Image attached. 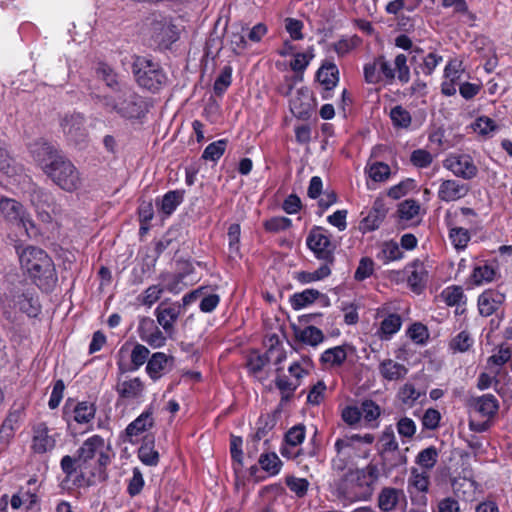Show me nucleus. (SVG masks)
Instances as JSON below:
<instances>
[{"instance_id":"3","label":"nucleus","mask_w":512,"mask_h":512,"mask_svg":"<svg viewBox=\"0 0 512 512\" xmlns=\"http://www.w3.org/2000/svg\"><path fill=\"white\" fill-rule=\"evenodd\" d=\"M78 461L84 469H89V476L85 479L84 473L81 478L87 486H92L107 480V467L111 462L110 448L100 435H93L87 438L77 450Z\"/></svg>"},{"instance_id":"39","label":"nucleus","mask_w":512,"mask_h":512,"mask_svg":"<svg viewBox=\"0 0 512 512\" xmlns=\"http://www.w3.org/2000/svg\"><path fill=\"white\" fill-rule=\"evenodd\" d=\"M365 172L374 182H385L391 175L390 166L379 161L368 163L365 167Z\"/></svg>"},{"instance_id":"28","label":"nucleus","mask_w":512,"mask_h":512,"mask_svg":"<svg viewBox=\"0 0 512 512\" xmlns=\"http://www.w3.org/2000/svg\"><path fill=\"white\" fill-rule=\"evenodd\" d=\"M472 406L481 416L488 419L493 417L499 409L498 400L493 394H484L474 398Z\"/></svg>"},{"instance_id":"5","label":"nucleus","mask_w":512,"mask_h":512,"mask_svg":"<svg viewBox=\"0 0 512 512\" xmlns=\"http://www.w3.org/2000/svg\"><path fill=\"white\" fill-rule=\"evenodd\" d=\"M98 99L108 112L124 119H140L148 111L145 99L129 85L119 86L115 92L99 96Z\"/></svg>"},{"instance_id":"19","label":"nucleus","mask_w":512,"mask_h":512,"mask_svg":"<svg viewBox=\"0 0 512 512\" xmlns=\"http://www.w3.org/2000/svg\"><path fill=\"white\" fill-rule=\"evenodd\" d=\"M469 192V186L458 180H441L437 192L438 198L443 202H453L464 198Z\"/></svg>"},{"instance_id":"11","label":"nucleus","mask_w":512,"mask_h":512,"mask_svg":"<svg viewBox=\"0 0 512 512\" xmlns=\"http://www.w3.org/2000/svg\"><path fill=\"white\" fill-rule=\"evenodd\" d=\"M443 167L456 177L471 180L478 174V168L467 154H450L443 160Z\"/></svg>"},{"instance_id":"47","label":"nucleus","mask_w":512,"mask_h":512,"mask_svg":"<svg viewBox=\"0 0 512 512\" xmlns=\"http://www.w3.org/2000/svg\"><path fill=\"white\" fill-rule=\"evenodd\" d=\"M438 460V450L434 446H429L423 450H421L416 456V464L420 467L431 470L437 463Z\"/></svg>"},{"instance_id":"38","label":"nucleus","mask_w":512,"mask_h":512,"mask_svg":"<svg viewBox=\"0 0 512 512\" xmlns=\"http://www.w3.org/2000/svg\"><path fill=\"white\" fill-rule=\"evenodd\" d=\"M97 76L105 82L106 86L111 89L110 93L118 90L119 86H125L126 83L119 82L114 70L105 63H100L96 70Z\"/></svg>"},{"instance_id":"52","label":"nucleus","mask_w":512,"mask_h":512,"mask_svg":"<svg viewBox=\"0 0 512 512\" xmlns=\"http://www.w3.org/2000/svg\"><path fill=\"white\" fill-rule=\"evenodd\" d=\"M331 274V269L328 265H321L313 272L301 271L297 273V280L303 284L319 281L327 278Z\"/></svg>"},{"instance_id":"48","label":"nucleus","mask_w":512,"mask_h":512,"mask_svg":"<svg viewBox=\"0 0 512 512\" xmlns=\"http://www.w3.org/2000/svg\"><path fill=\"white\" fill-rule=\"evenodd\" d=\"M227 147V140L220 139L210 143L202 153V159L206 161L216 162L224 154Z\"/></svg>"},{"instance_id":"16","label":"nucleus","mask_w":512,"mask_h":512,"mask_svg":"<svg viewBox=\"0 0 512 512\" xmlns=\"http://www.w3.org/2000/svg\"><path fill=\"white\" fill-rule=\"evenodd\" d=\"M405 272L411 290L418 294L421 293L426 287L429 277L426 265L420 260H414L406 266Z\"/></svg>"},{"instance_id":"26","label":"nucleus","mask_w":512,"mask_h":512,"mask_svg":"<svg viewBox=\"0 0 512 512\" xmlns=\"http://www.w3.org/2000/svg\"><path fill=\"white\" fill-rule=\"evenodd\" d=\"M174 358L163 352L152 354L146 365V372L152 380L159 379L173 364Z\"/></svg>"},{"instance_id":"9","label":"nucleus","mask_w":512,"mask_h":512,"mask_svg":"<svg viewBox=\"0 0 512 512\" xmlns=\"http://www.w3.org/2000/svg\"><path fill=\"white\" fill-rule=\"evenodd\" d=\"M0 215L7 224L23 228L28 235L30 230L35 227L24 206L16 199L1 196Z\"/></svg>"},{"instance_id":"61","label":"nucleus","mask_w":512,"mask_h":512,"mask_svg":"<svg viewBox=\"0 0 512 512\" xmlns=\"http://www.w3.org/2000/svg\"><path fill=\"white\" fill-rule=\"evenodd\" d=\"M291 225V219L283 216L272 217L264 222L265 230L273 233L287 230Z\"/></svg>"},{"instance_id":"6","label":"nucleus","mask_w":512,"mask_h":512,"mask_svg":"<svg viewBox=\"0 0 512 512\" xmlns=\"http://www.w3.org/2000/svg\"><path fill=\"white\" fill-rule=\"evenodd\" d=\"M132 72L137 84L152 93L159 92L167 84V75L161 65L145 56H136Z\"/></svg>"},{"instance_id":"37","label":"nucleus","mask_w":512,"mask_h":512,"mask_svg":"<svg viewBox=\"0 0 512 512\" xmlns=\"http://www.w3.org/2000/svg\"><path fill=\"white\" fill-rule=\"evenodd\" d=\"M382 451L381 454L384 456L386 453H397L398 461L395 465L406 464L407 458L399 452V445L395 439L392 431H385L381 437Z\"/></svg>"},{"instance_id":"50","label":"nucleus","mask_w":512,"mask_h":512,"mask_svg":"<svg viewBox=\"0 0 512 512\" xmlns=\"http://www.w3.org/2000/svg\"><path fill=\"white\" fill-rule=\"evenodd\" d=\"M473 343L474 339L471 337L470 333L464 330L451 339L449 348L453 352L463 353L468 351L472 347Z\"/></svg>"},{"instance_id":"4","label":"nucleus","mask_w":512,"mask_h":512,"mask_svg":"<svg viewBox=\"0 0 512 512\" xmlns=\"http://www.w3.org/2000/svg\"><path fill=\"white\" fill-rule=\"evenodd\" d=\"M23 271L40 289H49L57 281L55 265L46 251L39 247L27 246L18 251Z\"/></svg>"},{"instance_id":"17","label":"nucleus","mask_w":512,"mask_h":512,"mask_svg":"<svg viewBox=\"0 0 512 512\" xmlns=\"http://www.w3.org/2000/svg\"><path fill=\"white\" fill-rule=\"evenodd\" d=\"M313 108V96L307 88L298 89L290 100V110L299 119L309 118Z\"/></svg>"},{"instance_id":"20","label":"nucleus","mask_w":512,"mask_h":512,"mask_svg":"<svg viewBox=\"0 0 512 512\" xmlns=\"http://www.w3.org/2000/svg\"><path fill=\"white\" fill-rule=\"evenodd\" d=\"M153 411L151 408L143 411L135 420H133L125 429V435L129 443H134L144 432L150 430L154 426Z\"/></svg>"},{"instance_id":"46","label":"nucleus","mask_w":512,"mask_h":512,"mask_svg":"<svg viewBox=\"0 0 512 512\" xmlns=\"http://www.w3.org/2000/svg\"><path fill=\"white\" fill-rule=\"evenodd\" d=\"M442 61L443 57L441 55L435 52H430L423 58L422 63H420L414 71L416 74L422 73L425 76H430Z\"/></svg>"},{"instance_id":"25","label":"nucleus","mask_w":512,"mask_h":512,"mask_svg":"<svg viewBox=\"0 0 512 512\" xmlns=\"http://www.w3.org/2000/svg\"><path fill=\"white\" fill-rule=\"evenodd\" d=\"M378 371L385 381L396 382L403 380L406 377L408 368L404 364L396 362L391 358H387L380 361Z\"/></svg>"},{"instance_id":"31","label":"nucleus","mask_w":512,"mask_h":512,"mask_svg":"<svg viewBox=\"0 0 512 512\" xmlns=\"http://www.w3.org/2000/svg\"><path fill=\"white\" fill-rule=\"evenodd\" d=\"M401 325V317L396 313H391L381 321L377 335L382 340H388L400 330Z\"/></svg>"},{"instance_id":"2","label":"nucleus","mask_w":512,"mask_h":512,"mask_svg":"<svg viewBox=\"0 0 512 512\" xmlns=\"http://www.w3.org/2000/svg\"><path fill=\"white\" fill-rule=\"evenodd\" d=\"M380 475L381 469L373 461L363 468L349 469L336 482L337 497L347 503L369 500Z\"/></svg>"},{"instance_id":"15","label":"nucleus","mask_w":512,"mask_h":512,"mask_svg":"<svg viewBox=\"0 0 512 512\" xmlns=\"http://www.w3.org/2000/svg\"><path fill=\"white\" fill-rule=\"evenodd\" d=\"M56 439L44 422L35 424L32 427L31 449L34 453L44 454L54 449Z\"/></svg>"},{"instance_id":"13","label":"nucleus","mask_w":512,"mask_h":512,"mask_svg":"<svg viewBox=\"0 0 512 512\" xmlns=\"http://www.w3.org/2000/svg\"><path fill=\"white\" fill-rule=\"evenodd\" d=\"M137 332L140 339L154 349L162 348L166 344V333L160 330L150 317L144 316L139 319Z\"/></svg>"},{"instance_id":"29","label":"nucleus","mask_w":512,"mask_h":512,"mask_svg":"<svg viewBox=\"0 0 512 512\" xmlns=\"http://www.w3.org/2000/svg\"><path fill=\"white\" fill-rule=\"evenodd\" d=\"M362 44V39L356 35H343L330 45L338 57H345Z\"/></svg>"},{"instance_id":"34","label":"nucleus","mask_w":512,"mask_h":512,"mask_svg":"<svg viewBox=\"0 0 512 512\" xmlns=\"http://www.w3.org/2000/svg\"><path fill=\"white\" fill-rule=\"evenodd\" d=\"M184 191L172 190L167 192L161 199L160 210L165 215H171L183 202Z\"/></svg>"},{"instance_id":"45","label":"nucleus","mask_w":512,"mask_h":512,"mask_svg":"<svg viewBox=\"0 0 512 512\" xmlns=\"http://www.w3.org/2000/svg\"><path fill=\"white\" fill-rule=\"evenodd\" d=\"M407 56L405 54H397L393 61V70H395V79L402 84H406L410 81V68L407 64Z\"/></svg>"},{"instance_id":"40","label":"nucleus","mask_w":512,"mask_h":512,"mask_svg":"<svg viewBox=\"0 0 512 512\" xmlns=\"http://www.w3.org/2000/svg\"><path fill=\"white\" fill-rule=\"evenodd\" d=\"M392 124L398 129H408L412 123L410 112L402 105H396L389 113Z\"/></svg>"},{"instance_id":"60","label":"nucleus","mask_w":512,"mask_h":512,"mask_svg":"<svg viewBox=\"0 0 512 512\" xmlns=\"http://www.w3.org/2000/svg\"><path fill=\"white\" fill-rule=\"evenodd\" d=\"M463 72L464 69L462 68L461 61L457 59L450 60L444 69V79L451 82L459 83Z\"/></svg>"},{"instance_id":"49","label":"nucleus","mask_w":512,"mask_h":512,"mask_svg":"<svg viewBox=\"0 0 512 512\" xmlns=\"http://www.w3.org/2000/svg\"><path fill=\"white\" fill-rule=\"evenodd\" d=\"M474 132L484 137H491L498 130L495 121L488 116L478 117L472 124Z\"/></svg>"},{"instance_id":"18","label":"nucleus","mask_w":512,"mask_h":512,"mask_svg":"<svg viewBox=\"0 0 512 512\" xmlns=\"http://www.w3.org/2000/svg\"><path fill=\"white\" fill-rule=\"evenodd\" d=\"M505 299V294L498 290H485L478 297L477 304L480 315L483 317L491 316L500 309Z\"/></svg>"},{"instance_id":"12","label":"nucleus","mask_w":512,"mask_h":512,"mask_svg":"<svg viewBox=\"0 0 512 512\" xmlns=\"http://www.w3.org/2000/svg\"><path fill=\"white\" fill-rule=\"evenodd\" d=\"M157 324L162 327L168 337H172L175 332V323L181 315V304L162 301L154 310Z\"/></svg>"},{"instance_id":"32","label":"nucleus","mask_w":512,"mask_h":512,"mask_svg":"<svg viewBox=\"0 0 512 512\" xmlns=\"http://www.w3.org/2000/svg\"><path fill=\"white\" fill-rule=\"evenodd\" d=\"M347 358V352L344 346H335L325 350L320 357L321 363L325 367L341 366Z\"/></svg>"},{"instance_id":"7","label":"nucleus","mask_w":512,"mask_h":512,"mask_svg":"<svg viewBox=\"0 0 512 512\" xmlns=\"http://www.w3.org/2000/svg\"><path fill=\"white\" fill-rule=\"evenodd\" d=\"M306 244L314 256L324 262L322 265L330 267L334 263L336 244L332 241L331 233L327 229L314 226L309 231Z\"/></svg>"},{"instance_id":"53","label":"nucleus","mask_w":512,"mask_h":512,"mask_svg":"<svg viewBox=\"0 0 512 512\" xmlns=\"http://www.w3.org/2000/svg\"><path fill=\"white\" fill-rule=\"evenodd\" d=\"M276 425V417L273 414H262L257 423V431L255 433V440L260 441L263 439Z\"/></svg>"},{"instance_id":"42","label":"nucleus","mask_w":512,"mask_h":512,"mask_svg":"<svg viewBox=\"0 0 512 512\" xmlns=\"http://www.w3.org/2000/svg\"><path fill=\"white\" fill-rule=\"evenodd\" d=\"M497 270L491 264H484L476 266L473 269L472 280L475 285H483L489 283L495 279Z\"/></svg>"},{"instance_id":"63","label":"nucleus","mask_w":512,"mask_h":512,"mask_svg":"<svg viewBox=\"0 0 512 512\" xmlns=\"http://www.w3.org/2000/svg\"><path fill=\"white\" fill-rule=\"evenodd\" d=\"M381 254L385 262L400 260L403 257V253L395 241L385 242L382 246Z\"/></svg>"},{"instance_id":"24","label":"nucleus","mask_w":512,"mask_h":512,"mask_svg":"<svg viewBox=\"0 0 512 512\" xmlns=\"http://www.w3.org/2000/svg\"><path fill=\"white\" fill-rule=\"evenodd\" d=\"M84 122V117L81 114L73 113L65 115L60 122V126L69 140L78 142L79 138L84 135Z\"/></svg>"},{"instance_id":"62","label":"nucleus","mask_w":512,"mask_h":512,"mask_svg":"<svg viewBox=\"0 0 512 512\" xmlns=\"http://www.w3.org/2000/svg\"><path fill=\"white\" fill-rule=\"evenodd\" d=\"M421 396V393L416 390L414 385L406 383L404 384L399 392L398 397L405 405L412 406Z\"/></svg>"},{"instance_id":"10","label":"nucleus","mask_w":512,"mask_h":512,"mask_svg":"<svg viewBox=\"0 0 512 512\" xmlns=\"http://www.w3.org/2000/svg\"><path fill=\"white\" fill-rule=\"evenodd\" d=\"M30 201L43 222H51L53 216L60 215L62 212L53 194L45 189L34 187L30 192Z\"/></svg>"},{"instance_id":"36","label":"nucleus","mask_w":512,"mask_h":512,"mask_svg":"<svg viewBox=\"0 0 512 512\" xmlns=\"http://www.w3.org/2000/svg\"><path fill=\"white\" fill-rule=\"evenodd\" d=\"M321 293L316 289H305L302 292L295 293L291 296L290 302L294 310H300L315 302Z\"/></svg>"},{"instance_id":"55","label":"nucleus","mask_w":512,"mask_h":512,"mask_svg":"<svg viewBox=\"0 0 512 512\" xmlns=\"http://www.w3.org/2000/svg\"><path fill=\"white\" fill-rule=\"evenodd\" d=\"M150 351L149 349L142 345L136 344L131 351V371L138 370L146 361L148 362Z\"/></svg>"},{"instance_id":"22","label":"nucleus","mask_w":512,"mask_h":512,"mask_svg":"<svg viewBox=\"0 0 512 512\" xmlns=\"http://www.w3.org/2000/svg\"><path fill=\"white\" fill-rule=\"evenodd\" d=\"M406 498L404 491L394 487H384L378 495V507L383 512H391Z\"/></svg>"},{"instance_id":"59","label":"nucleus","mask_w":512,"mask_h":512,"mask_svg":"<svg viewBox=\"0 0 512 512\" xmlns=\"http://www.w3.org/2000/svg\"><path fill=\"white\" fill-rule=\"evenodd\" d=\"M138 458L145 465L156 466L159 462V453L153 448V446L145 443L141 445L138 450Z\"/></svg>"},{"instance_id":"41","label":"nucleus","mask_w":512,"mask_h":512,"mask_svg":"<svg viewBox=\"0 0 512 512\" xmlns=\"http://www.w3.org/2000/svg\"><path fill=\"white\" fill-rule=\"evenodd\" d=\"M439 297L447 306H455L467 301L462 287L452 285L442 290Z\"/></svg>"},{"instance_id":"57","label":"nucleus","mask_w":512,"mask_h":512,"mask_svg":"<svg viewBox=\"0 0 512 512\" xmlns=\"http://www.w3.org/2000/svg\"><path fill=\"white\" fill-rule=\"evenodd\" d=\"M232 82V67L227 65L223 67L220 74L216 78L213 89L215 94L222 95Z\"/></svg>"},{"instance_id":"51","label":"nucleus","mask_w":512,"mask_h":512,"mask_svg":"<svg viewBox=\"0 0 512 512\" xmlns=\"http://www.w3.org/2000/svg\"><path fill=\"white\" fill-rule=\"evenodd\" d=\"M299 339L304 344L315 347L324 341V334L319 328L310 325L300 331Z\"/></svg>"},{"instance_id":"27","label":"nucleus","mask_w":512,"mask_h":512,"mask_svg":"<svg viewBox=\"0 0 512 512\" xmlns=\"http://www.w3.org/2000/svg\"><path fill=\"white\" fill-rule=\"evenodd\" d=\"M245 32L246 28L242 24H234L227 30V44L236 55H240L247 48Z\"/></svg>"},{"instance_id":"14","label":"nucleus","mask_w":512,"mask_h":512,"mask_svg":"<svg viewBox=\"0 0 512 512\" xmlns=\"http://www.w3.org/2000/svg\"><path fill=\"white\" fill-rule=\"evenodd\" d=\"M150 32L152 40L160 48L166 49L178 39L176 26L167 18L153 20Z\"/></svg>"},{"instance_id":"23","label":"nucleus","mask_w":512,"mask_h":512,"mask_svg":"<svg viewBox=\"0 0 512 512\" xmlns=\"http://www.w3.org/2000/svg\"><path fill=\"white\" fill-rule=\"evenodd\" d=\"M318 81L325 87L326 93L323 99L329 97V92L336 87L339 82V70L332 61H325L317 71Z\"/></svg>"},{"instance_id":"8","label":"nucleus","mask_w":512,"mask_h":512,"mask_svg":"<svg viewBox=\"0 0 512 512\" xmlns=\"http://www.w3.org/2000/svg\"><path fill=\"white\" fill-rule=\"evenodd\" d=\"M9 305L18 308L20 312L29 317H36L41 311V305L33 287L26 283H19L7 296Z\"/></svg>"},{"instance_id":"56","label":"nucleus","mask_w":512,"mask_h":512,"mask_svg":"<svg viewBox=\"0 0 512 512\" xmlns=\"http://www.w3.org/2000/svg\"><path fill=\"white\" fill-rule=\"evenodd\" d=\"M449 238L457 250H463L470 241V234L467 229L452 227L449 231Z\"/></svg>"},{"instance_id":"21","label":"nucleus","mask_w":512,"mask_h":512,"mask_svg":"<svg viewBox=\"0 0 512 512\" xmlns=\"http://www.w3.org/2000/svg\"><path fill=\"white\" fill-rule=\"evenodd\" d=\"M115 390L120 398L134 400L142 396L144 383L139 377L119 379Z\"/></svg>"},{"instance_id":"43","label":"nucleus","mask_w":512,"mask_h":512,"mask_svg":"<svg viewBox=\"0 0 512 512\" xmlns=\"http://www.w3.org/2000/svg\"><path fill=\"white\" fill-rule=\"evenodd\" d=\"M275 386L281 392V403H284L292 398L299 382L291 381L285 375H278L275 379Z\"/></svg>"},{"instance_id":"30","label":"nucleus","mask_w":512,"mask_h":512,"mask_svg":"<svg viewBox=\"0 0 512 512\" xmlns=\"http://www.w3.org/2000/svg\"><path fill=\"white\" fill-rule=\"evenodd\" d=\"M386 216V209L382 204L375 203L368 215L360 222V230L365 232L374 231L379 228Z\"/></svg>"},{"instance_id":"1","label":"nucleus","mask_w":512,"mask_h":512,"mask_svg":"<svg viewBox=\"0 0 512 512\" xmlns=\"http://www.w3.org/2000/svg\"><path fill=\"white\" fill-rule=\"evenodd\" d=\"M29 152L43 173L66 192H74L82 185L76 166L59 149L44 139L29 145Z\"/></svg>"},{"instance_id":"35","label":"nucleus","mask_w":512,"mask_h":512,"mask_svg":"<svg viewBox=\"0 0 512 512\" xmlns=\"http://www.w3.org/2000/svg\"><path fill=\"white\" fill-rule=\"evenodd\" d=\"M95 414V405L88 401L78 402L73 409V419L78 424L89 423L92 419H94Z\"/></svg>"},{"instance_id":"64","label":"nucleus","mask_w":512,"mask_h":512,"mask_svg":"<svg viewBox=\"0 0 512 512\" xmlns=\"http://www.w3.org/2000/svg\"><path fill=\"white\" fill-rule=\"evenodd\" d=\"M304 439L305 426L300 424L290 428L285 435L286 444L292 447L300 445L304 441Z\"/></svg>"},{"instance_id":"54","label":"nucleus","mask_w":512,"mask_h":512,"mask_svg":"<svg viewBox=\"0 0 512 512\" xmlns=\"http://www.w3.org/2000/svg\"><path fill=\"white\" fill-rule=\"evenodd\" d=\"M434 160V156L426 149H415L410 154L411 164L420 169L428 168Z\"/></svg>"},{"instance_id":"44","label":"nucleus","mask_w":512,"mask_h":512,"mask_svg":"<svg viewBox=\"0 0 512 512\" xmlns=\"http://www.w3.org/2000/svg\"><path fill=\"white\" fill-rule=\"evenodd\" d=\"M258 462L261 468L270 476L277 475L282 467V461L274 452L261 454Z\"/></svg>"},{"instance_id":"33","label":"nucleus","mask_w":512,"mask_h":512,"mask_svg":"<svg viewBox=\"0 0 512 512\" xmlns=\"http://www.w3.org/2000/svg\"><path fill=\"white\" fill-rule=\"evenodd\" d=\"M429 475L425 471H419L417 468H411L408 479V492L412 494V489L417 492L425 493L429 489Z\"/></svg>"},{"instance_id":"58","label":"nucleus","mask_w":512,"mask_h":512,"mask_svg":"<svg viewBox=\"0 0 512 512\" xmlns=\"http://www.w3.org/2000/svg\"><path fill=\"white\" fill-rule=\"evenodd\" d=\"M420 206L416 200L407 199L398 206V214L402 220H412L419 214Z\"/></svg>"}]
</instances>
